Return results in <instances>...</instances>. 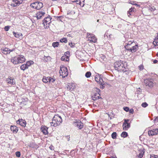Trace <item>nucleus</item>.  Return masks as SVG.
Returning <instances> with one entry per match:
<instances>
[{
	"label": "nucleus",
	"mask_w": 158,
	"mask_h": 158,
	"mask_svg": "<svg viewBox=\"0 0 158 158\" xmlns=\"http://www.w3.org/2000/svg\"><path fill=\"white\" fill-rule=\"evenodd\" d=\"M139 68L140 70H142L144 68L143 66L142 65H140L139 66Z\"/></svg>",
	"instance_id": "48"
},
{
	"label": "nucleus",
	"mask_w": 158,
	"mask_h": 158,
	"mask_svg": "<svg viewBox=\"0 0 158 158\" xmlns=\"http://www.w3.org/2000/svg\"><path fill=\"white\" fill-rule=\"evenodd\" d=\"M15 50V48H13L12 49H10L7 48H5L2 50L4 54L10 53V52H13Z\"/></svg>",
	"instance_id": "17"
},
{
	"label": "nucleus",
	"mask_w": 158,
	"mask_h": 158,
	"mask_svg": "<svg viewBox=\"0 0 158 158\" xmlns=\"http://www.w3.org/2000/svg\"><path fill=\"white\" fill-rule=\"evenodd\" d=\"M10 129L14 133H17L18 130V127L15 126H11L10 127Z\"/></svg>",
	"instance_id": "15"
},
{
	"label": "nucleus",
	"mask_w": 158,
	"mask_h": 158,
	"mask_svg": "<svg viewBox=\"0 0 158 158\" xmlns=\"http://www.w3.org/2000/svg\"><path fill=\"white\" fill-rule=\"evenodd\" d=\"M132 44V42H131V41H129L128 42V43L127 44V45H130L131 44Z\"/></svg>",
	"instance_id": "56"
},
{
	"label": "nucleus",
	"mask_w": 158,
	"mask_h": 158,
	"mask_svg": "<svg viewBox=\"0 0 158 158\" xmlns=\"http://www.w3.org/2000/svg\"><path fill=\"white\" fill-rule=\"evenodd\" d=\"M36 9L37 10H40L43 6V5L42 2H36Z\"/></svg>",
	"instance_id": "14"
},
{
	"label": "nucleus",
	"mask_w": 158,
	"mask_h": 158,
	"mask_svg": "<svg viewBox=\"0 0 158 158\" xmlns=\"http://www.w3.org/2000/svg\"><path fill=\"white\" fill-rule=\"evenodd\" d=\"M150 158H158V156H152Z\"/></svg>",
	"instance_id": "59"
},
{
	"label": "nucleus",
	"mask_w": 158,
	"mask_h": 158,
	"mask_svg": "<svg viewBox=\"0 0 158 158\" xmlns=\"http://www.w3.org/2000/svg\"><path fill=\"white\" fill-rule=\"evenodd\" d=\"M76 85L74 83H68L66 86L67 89H75L76 88Z\"/></svg>",
	"instance_id": "13"
},
{
	"label": "nucleus",
	"mask_w": 158,
	"mask_h": 158,
	"mask_svg": "<svg viewBox=\"0 0 158 158\" xmlns=\"http://www.w3.org/2000/svg\"><path fill=\"white\" fill-rule=\"evenodd\" d=\"M134 10V8H131L129 9V11L128 12V15L129 17H130V15H131V14Z\"/></svg>",
	"instance_id": "33"
},
{
	"label": "nucleus",
	"mask_w": 158,
	"mask_h": 158,
	"mask_svg": "<svg viewBox=\"0 0 158 158\" xmlns=\"http://www.w3.org/2000/svg\"><path fill=\"white\" fill-rule=\"evenodd\" d=\"M154 120H155V121H157L158 120V117H156V118H155Z\"/></svg>",
	"instance_id": "64"
},
{
	"label": "nucleus",
	"mask_w": 158,
	"mask_h": 158,
	"mask_svg": "<svg viewBox=\"0 0 158 158\" xmlns=\"http://www.w3.org/2000/svg\"><path fill=\"white\" fill-rule=\"evenodd\" d=\"M128 111H129V113L131 114H133L134 112V110L132 109H131L130 110L129 109Z\"/></svg>",
	"instance_id": "51"
},
{
	"label": "nucleus",
	"mask_w": 158,
	"mask_h": 158,
	"mask_svg": "<svg viewBox=\"0 0 158 158\" xmlns=\"http://www.w3.org/2000/svg\"><path fill=\"white\" fill-rule=\"evenodd\" d=\"M91 75V73L90 72H87L85 74V77L87 78H89L90 77Z\"/></svg>",
	"instance_id": "39"
},
{
	"label": "nucleus",
	"mask_w": 158,
	"mask_h": 158,
	"mask_svg": "<svg viewBox=\"0 0 158 158\" xmlns=\"http://www.w3.org/2000/svg\"><path fill=\"white\" fill-rule=\"evenodd\" d=\"M121 136L124 138H126L128 136V133L126 131H123L121 133Z\"/></svg>",
	"instance_id": "28"
},
{
	"label": "nucleus",
	"mask_w": 158,
	"mask_h": 158,
	"mask_svg": "<svg viewBox=\"0 0 158 158\" xmlns=\"http://www.w3.org/2000/svg\"><path fill=\"white\" fill-rule=\"evenodd\" d=\"M99 77H95V81L98 83L99 81H99Z\"/></svg>",
	"instance_id": "53"
},
{
	"label": "nucleus",
	"mask_w": 158,
	"mask_h": 158,
	"mask_svg": "<svg viewBox=\"0 0 158 158\" xmlns=\"http://www.w3.org/2000/svg\"><path fill=\"white\" fill-rule=\"evenodd\" d=\"M18 60L17 57H15L11 59V61L14 64H19Z\"/></svg>",
	"instance_id": "20"
},
{
	"label": "nucleus",
	"mask_w": 158,
	"mask_h": 158,
	"mask_svg": "<svg viewBox=\"0 0 158 158\" xmlns=\"http://www.w3.org/2000/svg\"><path fill=\"white\" fill-rule=\"evenodd\" d=\"M45 14V13L43 11H39L37 12L36 14V17L37 19H40L42 16H44Z\"/></svg>",
	"instance_id": "12"
},
{
	"label": "nucleus",
	"mask_w": 158,
	"mask_h": 158,
	"mask_svg": "<svg viewBox=\"0 0 158 158\" xmlns=\"http://www.w3.org/2000/svg\"><path fill=\"white\" fill-rule=\"evenodd\" d=\"M48 128L45 126H42L40 128L41 131L43 132L44 135H47L48 134Z\"/></svg>",
	"instance_id": "9"
},
{
	"label": "nucleus",
	"mask_w": 158,
	"mask_h": 158,
	"mask_svg": "<svg viewBox=\"0 0 158 158\" xmlns=\"http://www.w3.org/2000/svg\"><path fill=\"white\" fill-rule=\"evenodd\" d=\"M75 125L80 129H81L83 127V124L80 120L77 121L75 123Z\"/></svg>",
	"instance_id": "10"
},
{
	"label": "nucleus",
	"mask_w": 158,
	"mask_h": 158,
	"mask_svg": "<svg viewBox=\"0 0 158 158\" xmlns=\"http://www.w3.org/2000/svg\"><path fill=\"white\" fill-rule=\"evenodd\" d=\"M89 40L90 42L95 43L96 42L97 39L95 37V35L92 34V35H91Z\"/></svg>",
	"instance_id": "19"
},
{
	"label": "nucleus",
	"mask_w": 158,
	"mask_h": 158,
	"mask_svg": "<svg viewBox=\"0 0 158 158\" xmlns=\"http://www.w3.org/2000/svg\"><path fill=\"white\" fill-rule=\"evenodd\" d=\"M10 27L9 26H5L4 27V29L5 31H7L9 30V29H10Z\"/></svg>",
	"instance_id": "47"
},
{
	"label": "nucleus",
	"mask_w": 158,
	"mask_h": 158,
	"mask_svg": "<svg viewBox=\"0 0 158 158\" xmlns=\"http://www.w3.org/2000/svg\"><path fill=\"white\" fill-rule=\"evenodd\" d=\"M12 1L13 2V3H11V5L13 7H16L19 5V4L17 2H16L13 1Z\"/></svg>",
	"instance_id": "30"
},
{
	"label": "nucleus",
	"mask_w": 158,
	"mask_h": 158,
	"mask_svg": "<svg viewBox=\"0 0 158 158\" xmlns=\"http://www.w3.org/2000/svg\"><path fill=\"white\" fill-rule=\"evenodd\" d=\"M154 79H153L148 78L144 80V83L146 86H148L150 88H152L155 85L154 83Z\"/></svg>",
	"instance_id": "2"
},
{
	"label": "nucleus",
	"mask_w": 158,
	"mask_h": 158,
	"mask_svg": "<svg viewBox=\"0 0 158 158\" xmlns=\"http://www.w3.org/2000/svg\"><path fill=\"white\" fill-rule=\"evenodd\" d=\"M13 1L16 2H17L19 4L22 3L23 1L22 0H13Z\"/></svg>",
	"instance_id": "44"
},
{
	"label": "nucleus",
	"mask_w": 158,
	"mask_h": 158,
	"mask_svg": "<svg viewBox=\"0 0 158 158\" xmlns=\"http://www.w3.org/2000/svg\"><path fill=\"white\" fill-rule=\"evenodd\" d=\"M49 148L52 150H54V148L53 146H50Z\"/></svg>",
	"instance_id": "61"
},
{
	"label": "nucleus",
	"mask_w": 158,
	"mask_h": 158,
	"mask_svg": "<svg viewBox=\"0 0 158 158\" xmlns=\"http://www.w3.org/2000/svg\"><path fill=\"white\" fill-rule=\"evenodd\" d=\"M15 155L16 156L18 157H19L20 156H21L20 152L19 151L16 152H15Z\"/></svg>",
	"instance_id": "42"
},
{
	"label": "nucleus",
	"mask_w": 158,
	"mask_h": 158,
	"mask_svg": "<svg viewBox=\"0 0 158 158\" xmlns=\"http://www.w3.org/2000/svg\"><path fill=\"white\" fill-rule=\"evenodd\" d=\"M144 154V152H140L139 154V156L140 158H142Z\"/></svg>",
	"instance_id": "43"
},
{
	"label": "nucleus",
	"mask_w": 158,
	"mask_h": 158,
	"mask_svg": "<svg viewBox=\"0 0 158 158\" xmlns=\"http://www.w3.org/2000/svg\"><path fill=\"white\" fill-rule=\"evenodd\" d=\"M148 134L150 136H152L158 134V129L155 128L148 131Z\"/></svg>",
	"instance_id": "7"
},
{
	"label": "nucleus",
	"mask_w": 158,
	"mask_h": 158,
	"mask_svg": "<svg viewBox=\"0 0 158 158\" xmlns=\"http://www.w3.org/2000/svg\"><path fill=\"white\" fill-rule=\"evenodd\" d=\"M148 104L146 102L143 103L142 104V106L143 107H146L148 106Z\"/></svg>",
	"instance_id": "41"
},
{
	"label": "nucleus",
	"mask_w": 158,
	"mask_h": 158,
	"mask_svg": "<svg viewBox=\"0 0 158 158\" xmlns=\"http://www.w3.org/2000/svg\"><path fill=\"white\" fill-rule=\"evenodd\" d=\"M55 17L56 18V19L57 20L60 21H62V20L64 18V16H57Z\"/></svg>",
	"instance_id": "32"
},
{
	"label": "nucleus",
	"mask_w": 158,
	"mask_h": 158,
	"mask_svg": "<svg viewBox=\"0 0 158 158\" xmlns=\"http://www.w3.org/2000/svg\"><path fill=\"white\" fill-rule=\"evenodd\" d=\"M130 3L132 5H135V2L133 1H131Z\"/></svg>",
	"instance_id": "60"
},
{
	"label": "nucleus",
	"mask_w": 158,
	"mask_h": 158,
	"mask_svg": "<svg viewBox=\"0 0 158 158\" xmlns=\"http://www.w3.org/2000/svg\"><path fill=\"white\" fill-rule=\"evenodd\" d=\"M76 2L77 4H78L80 5L81 4L82 2L80 0H77Z\"/></svg>",
	"instance_id": "49"
},
{
	"label": "nucleus",
	"mask_w": 158,
	"mask_h": 158,
	"mask_svg": "<svg viewBox=\"0 0 158 158\" xmlns=\"http://www.w3.org/2000/svg\"><path fill=\"white\" fill-rule=\"evenodd\" d=\"M124 122L123 123V128L124 131L127 130L130 127V123H129V119H124Z\"/></svg>",
	"instance_id": "4"
},
{
	"label": "nucleus",
	"mask_w": 158,
	"mask_h": 158,
	"mask_svg": "<svg viewBox=\"0 0 158 158\" xmlns=\"http://www.w3.org/2000/svg\"><path fill=\"white\" fill-rule=\"evenodd\" d=\"M65 57H66V56H62L61 58V60L62 61H65V60L67 61V60H65Z\"/></svg>",
	"instance_id": "50"
},
{
	"label": "nucleus",
	"mask_w": 158,
	"mask_h": 158,
	"mask_svg": "<svg viewBox=\"0 0 158 158\" xmlns=\"http://www.w3.org/2000/svg\"><path fill=\"white\" fill-rule=\"evenodd\" d=\"M53 119H55L56 123L59 124V125L62 122V120L61 117L58 114H55L53 117Z\"/></svg>",
	"instance_id": "6"
},
{
	"label": "nucleus",
	"mask_w": 158,
	"mask_h": 158,
	"mask_svg": "<svg viewBox=\"0 0 158 158\" xmlns=\"http://www.w3.org/2000/svg\"><path fill=\"white\" fill-rule=\"evenodd\" d=\"M69 45L71 47H73V45L72 43H69Z\"/></svg>",
	"instance_id": "62"
},
{
	"label": "nucleus",
	"mask_w": 158,
	"mask_h": 158,
	"mask_svg": "<svg viewBox=\"0 0 158 158\" xmlns=\"http://www.w3.org/2000/svg\"><path fill=\"white\" fill-rule=\"evenodd\" d=\"M110 86L111 85L110 84L105 83H104V84L102 85V87L100 86V88H110Z\"/></svg>",
	"instance_id": "23"
},
{
	"label": "nucleus",
	"mask_w": 158,
	"mask_h": 158,
	"mask_svg": "<svg viewBox=\"0 0 158 158\" xmlns=\"http://www.w3.org/2000/svg\"><path fill=\"white\" fill-rule=\"evenodd\" d=\"M59 73L60 75L62 76L63 78H64L65 77L67 76L68 74V69L66 67H60Z\"/></svg>",
	"instance_id": "3"
},
{
	"label": "nucleus",
	"mask_w": 158,
	"mask_h": 158,
	"mask_svg": "<svg viewBox=\"0 0 158 158\" xmlns=\"http://www.w3.org/2000/svg\"><path fill=\"white\" fill-rule=\"evenodd\" d=\"M92 35V34L90 33H88L87 35V37L89 39L91 35Z\"/></svg>",
	"instance_id": "54"
},
{
	"label": "nucleus",
	"mask_w": 158,
	"mask_h": 158,
	"mask_svg": "<svg viewBox=\"0 0 158 158\" xmlns=\"http://www.w3.org/2000/svg\"><path fill=\"white\" fill-rule=\"evenodd\" d=\"M28 68V67L26 64H23L20 66L21 69L23 70H24L25 69Z\"/></svg>",
	"instance_id": "27"
},
{
	"label": "nucleus",
	"mask_w": 158,
	"mask_h": 158,
	"mask_svg": "<svg viewBox=\"0 0 158 158\" xmlns=\"http://www.w3.org/2000/svg\"><path fill=\"white\" fill-rule=\"evenodd\" d=\"M19 57H18V61L19 62V63H23L25 61V59L24 56L23 55L19 56Z\"/></svg>",
	"instance_id": "16"
},
{
	"label": "nucleus",
	"mask_w": 158,
	"mask_h": 158,
	"mask_svg": "<svg viewBox=\"0 0 158 158\" xmlns=\"http://www.w3.org/2000/svg\"><path fill=\"white\" fill-rule=\"evenodd\" d=\"M98 95H100V94L99 93H96L94 94L93 95L94 96V97H95V99H98L101 98V97L99 96H98Z\"/></svg>",
	"instance_id": "31"
},
{
	"label": "nucleus",
	"mask_w": 158,
	"mask_h": 158,
	"mask_svg": "<svg viewBox=\"0 0 158 158\" xmlns=\"http://www.w3.org/2000/svg\"><path fill=\"white\" fill-rule=\"evenodd\" d=\"M75 13V12L74 11H71L70 12H69V13H68V14H74Z\"/></svg>",
	"instance_id": "55"
},
{
	"label": "nucleus",
	"mask_w": 158,
	"mask_h": 158,
	"mask_svg": "<svg viewBox=\"0 0 158 158\" xmlns=\"http://www.w3.org/2000/svg\"><path fill=\"white\" fill-rule=\"evenodd\" d=\"M60 42L61 43H66L67 42V40L66 38H64L61 39L60 40Z\"/></svg>",
	"instance_id": "37"
},
{
	"label": "nucleus",
	"mask_w": 158,
	"mask_h": 158,
	"mask_svg": "<svg viewBox=\"0 0 158 158\" xmlns=\"http://www.w3.org/2000/svg\"><path fill=\"white\" fill-rule=\"evenodd\" d=\"M13 35L14 36L18 38L21 39L22 36V34L20 32H15L14 31L13 32Z\"/></svg>",
	"instance_id": "18"
},
{
	"label": "nucleus",
	"mask_w": 158,
	"mask_h": 158,
	"mask_svg": "<svg viewBox=\"0 0 158 158\" xmlns=\"http://www.w3.org/2000/svg\"><path fill=\"white\" fill-rule=\"evenodd\" d=\"M59 45V42H53L52 44V46L54 47L55 48L56 47H58Z\"/></svg>",
	"instance_id": "36"
},
{
	"label": "nucleus",
	"mask_w": 158,
	"mask_h": 158,
	"mask_svg": "<svg viewBox=\"0 0 158 158\" xmlns=\"http://www.w3.org/2000/svg\"><path fill=\"white\" fill-rule=\"evenodd\" d=\"M6 81L7 83L11 85L15 84V83L13 78L11 77H9L8 78H7Z\"/></svg>",
	"instance_id": "11"
},
{
	"label": "nucleus",
	"mask_w": 158,
	"mask_h": 158,
	"mask_svg": "<svg viewBox=\"0 0 158 158\" xmlns=\"http://www.w3.org/2000/svg\"><path fill=\"white\" fill-rule=\"evenodd\" d=\"M34 63V62L31 60L30 61H28L26 63V65H27L28 67L29 66H30L31 65L33 64Z\"/></svg>",
	"instance_id": "34"
},
{
	"label": "nucleus",
	"mask_w": 158,
	"mask_h": 158,
	"mask_svg": "<svg viewBox=\"0 0 158 158\" xmlns=\"http://www.w3.org/2000/svg\"><path fill=\"white\" fill-rule=\"evenodd\" d=\"M98 83L100 84V86L102 87V85L104 84V82L101 75L99 76V79L98 81Z\"/></svg>",
	"instance_id": "25"
},
{
	"label": "nucleus",
	"mask_w": 158,
	"mask_h": 158,
	"mask_svg": "<svg viewBox=\"0 0 158 158\" xmlns=\"http://www.w3.org/2000/svg\"><path fill=\"white\" fill-rule=\"evenodd\" d=\"M85 4L84 2H81V4L80 5V6H81V7H83L84 6Z\"/></svg>",
	"instance_id": "58"
},
{
	"label": "nucleus",
	"mask_w": 158,
	"mask_h": 158,
	"mask_svg": "<svg viewBox=\"0 0 158 158\" xmlns=\"http://www.w3.org/2000/svg\"><path fill=\"white\" fill-rule=\"evenodd\" d=\"M17 123L23 127L26 126V121L22 119H19L17 121Z\"/></svg>",
	"instance_id": "8"
},
{
	"label": "nucleus",
	"mask_w": 158,
	"mask_h": 158,
	"mask_svg": "<svg viewBox=\"0 0 158 158\" xmlns=\"http://www.w3.org/2000/svg\"><path fill=\"white\" fill-rule=\"evenodd\" d=\"M157 62H158V61L157 60H155L153 61V63L154 64H156V63H157Z\"/></svg>",
	"instance_id": "63"
},
{
	"label": "nucleus",
	"mask_w": 158,
	"mask_h": 158,
	"mask_svg": "<svg viewBox=\"0 0 158 158\" xmlns=\"http://www.w3.org/2000/svg\"><path fill=\"white\" fill-rule=\"evenodd\" d=\"M44 62H47L48 61V60H50L51 59V57L49 56H44Z\"/></svg>",
	"instance_id": "29"
},
{
	"label": "nucleus",
	"mask_w": 158,
	"mask_h": 158,
	"mask_svg": "<svg viewBox=\"0 0 158 158\" xmlns=\"http://www.w3.org/2000/svg\"><path fill=\"white\" fill-rule=\"evenodd\" d=\"M125 48L126 50L128 51H129L130 52H131V48H129V46H128V45H126L125 46Z\"/></svg>",
	"instance_id": "45"
},
{
	"label": "nucleus",
	"mask_w": 158,
	"mask_h": 158,
	"mask_svg": "<svg viewBox=\"0 0 158 158\" xmlns=\"http://www.w3.org/2000/svg\"><path fill=\"white\" fill-rule=\"evenodd\" d=\"M92 99L94 101L97 99H95V98H96L95 97H94V96L92 95Z\"/></svg>",
	"instance_id": "57"
},
{
	"label": "nucleus",
	"mask_w": 158,
	"mask_h": 158,
	"mask_svg": "<svg viewBox=\"0 0 158 158\" xmlns=\"http://www.w3.org/2000/svg\"><path fill=\"white\" fill-rule=\"evenodd\" d=\"M52 122L50 123V124L51 126L56 127L59 125V124L56 123V122L55 119H53V118H52Z\"/></svg>",
	"instance_id": "21"
},
{
	"label": "nucleus",
	"mask_w": 158,
	"mask_h": 158,
	"mask_svg": "<svg viewBox=\"0 0 158 158\" xmlns=\"http://www.w3.org/2000/svg\"><path fill=\"white\" fill-rule=\"evenodd\" d=\"M65 137L68 141H69L70 140V136L69 135L65 136Z\"/></svg>",
	"instance_id": "52"
},
{
	"label": "nucleus",
	"mask_w": 158,
	"mask_h": 158,
	"mask_svg": "<svg viewBox=\"0 0 158 158\" xmlns=\"http://www.w3.org/2000/svg\"><path fill=\"white\" fill-rule=\"evenodd\" d=\"M36 2L32 3L30 4V6L33 8L36 9Z\"/></svg>",
	"instance_id": "40"
},
{
	"label": "nucleus",
	"mask_w": 158,
	"mask_h": 158,
	"mask_svg": "<svg viewBox=\"0 0 158 158\" xmlns=\"http://www.w3.org/2000/svg\"><path fill=\"white\" fill-rule=\"evenodd\" d=\"M114 67L116 70L119 69L120 71H126L124 65L121 60L116 62L114 63Z\"/></svg>",
	"instance_id": "1"
},
{
	"label": "nucleus",
	"mask_w": 158,
	"mask_h": 158,
	"mask_svg": "<svg viewBox=\"0 0 158 158\" xmlns=\"http://www.w3.org/2000/svg\"><path fill=\"white\" fill-rule=\"evenodd\" d=\"M42 81L43 82L45 83L48 82L49 83H53L55 81V80L50 77H46L44 76L43 77Z\"/></svg>",
	"instance_id": "5"
},
{
	"label": "nucleus",
	"mask_w": 158,
	"mask_h": 158,
	"mask_svg": "<svg viewBox=\"0 0 158 158\" xmlns=\"http://www.w3.org/2000/svg\"><path fill=\"white\" fill-rule=\"evenodd\" d=\"M51 20L50 16H49V17H46L43 20V23L44 24V26H45V23L46 24V25L48 23V22Z\"/></svg>",
	"instance_id": "22"
},
{
	"label": "nucleus",
	"mask_w": 158,
	"mask_h": 158,
	"mask_svg": "<svg viewBox=\"0 0 158 158\" xmlns=\"http://www.w3.org/2000/svg\"><path fill=\"white\" fill-rule=\"evenodd\" d=\"M124 110L126 112H128L129 110V108L127 107H123Z\"/></svg>",
	"instance_id": "46"
},
{
	"label": "nucleus",
	"mask_w": 158,
	"mask_h": 158,
	"mask_svg": "<svg viewBox=\"0 0 158 158\" xmlns=\"http://www.w3.org/2000/svg\"><path fill=\"white\" fill-rule=\"evenodd\" d=\"M28 146L30 147L34 148L35 147V144L34 142H31L30 143Z\"/></svg>",
	"instance_id": "38"
},
{
	"label": "nucleus",
	"mask_w": 158,
	"mask_h": 158,
	"mask_svg": "<svg viewBox=\"0 0 158 158\" xmlns=\"http://www.w3.org/2000/svg\"><path fill=\"white\" fill-rule=\"evenodd\" d=\"M111 136L112 139H116L117 137V133L116 132H114L112 134Z\"/></svg>",
	"instance_id": "35"
},
{
	"label": "nucleus",
	"mask_w": 158,
	"mask_h": 158,
	"mask_svg": "<svg viewBox=\"0 0 158 158\" xmlns=\"http://www.w3.org/2000/svg\"><path fill=\"white\" fill-rule=\"evenodd\" d=\"M153 44L155 46L158 45V34H157V36L154 39V40L153 42Z\"/></svg>",
	"instance_id": "26"
},
{
	"label": "nucleus",
	"mask_w": 158,
	"mask_h": 158,
	"mask_svg": "<svg viewBox=\"0 0 158 158\" xmlns=\"http://www.w3.org/2000/svg\"><path fill=\"white\" fill-rule=\"evenodd\" d=\"M137 48L138 45H135V46L132 47V48H131V53H134L135 52L137 51Z\"/></svg>",
	"instance_id": "24"
}]
</instances>
